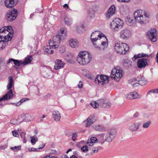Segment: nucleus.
I'll return each instance as SVG.
<instances>
[{"label": "nucleus", "instance_id": "42", "mask_svg": "<svg viewBox=\"0 0 158 158\" xmlns=\"http://www.w3.org/2000/svg\"><path fill=\"white\" fill-rule=\"evenodd\" d=\"M26 133L23 132H22L20 134V136L22 139L23 142L24 143H26V140L25 137Z\"/></svg>", "mask_w": 158, "mask_h": 158}, {"label": "nucleus", "instance_id": "15", "mask_svg": "<svg viewBox=\"0 0 158 158\" xmlns=\"http://www.w3.org/2000/svg\"><path fill=\"white\" fill-rule=\"evenodd\" d=\"M140 123L137 122H135L131 124L128 127V128L132 133L135 132L139 128Z\"/></svg>", "mask_w": 158, "mask_h": 158}, {"label": "nucleus", "instance_id": "5", "mask_svg": "<svg viewBox=\"0 0 158 158\" xmlns=\"http://www.w3.org/2000/svg\"><path fill=\"white\" fill-rule=\"evenodd\" d=\"M94 46L97 50H103L108 45V40L106 37H102L98 40L91 41Z\"/></svg>", "mask_w": 158, "mask_h": 158}, {"label": "nucleus", "instance_id": "38", "mask_svg": "<svg viewBox=\"0 0 158 158\" xmlns=\"http://www.w3.org/2000/svg\"><path fill=\"white\" fill-rule=\"evenodd\" d=\"M151 122L150 120H148L144 122L142 124V127L144 129H147L150 126Z\"/></svg>", "mask_w": 158, "mask_h": 158}, {"label": "nucleus", "instance_id": "17", "mask_svg": "<svg viewBox=\"0 0 158 158\" xmlns=\"http://www.w3.org/2000/svg\"><path fill=\"white\" fill-rule=\"evenodd\" d=\"M125 98L127 99H132L140 98V96L136 92H131L126 94L125 96Z\"/></svg>", "mask_w": 158, "mask_h": 158}, {"label": "nucleus", "instance_id": "31", "mask_svg": "<svg viewBox=\"0 0 158 158\" xmlns=\"http://www.w3.org/2000/svg\"><path fill=\"white\" fill-rule=\"evenodd\" d=\"M128 82L132 86L134 87L138 86L139 84H138L137 78H131L129 80Z\"/></svg>", "mask_w": 158, "mask_h": 158}, {"label": "nucleus", "instance_id": "60", "mask_svg": "<svg viewBox=\"0 0 158 158\" xmlns=\"http://www.w3.org/2000/svg\"><path fill=\"white\" fill-rule=\"evenodd\" d=\"M7 147V146L6 145H2L1 147V148L3 149H5Z\"/></svg>", "mask_w": 158, "mask_h": 158}, {"label": "nucleus", "instance_id": "16", "mask_svg": "<svg viewBox=\"0 0 158 158\" xmlns=\"http://www.w3.org/2000/svg\"><path fill=\"white\" fill-rule=\"evenodd\" d=\"M97 121L94 115H91L86 119V120L84 122H86L85 127H90L91 125L96 122Z\"/></svg>", "mask_w": 158, "mask_h": 158}, {"label": "nucleus", "instance_id": "63", "mask_svg": "<svg viewBox=\"0 0 158 158\" xmlns=\"http://www.w3.org/2000/svg\"><path fill=\"white\" fill-rule=\"evenodd\" d=\"M61 158H69V157L66 155H62Z\"/></svg>", "mask_w": 158, "mask_h": 158}, {"label": "nucleus", "instance_id": "23", "mask_svg": "<svg viewBox=\"0 0 158 158\" xmlns=\"http://www.w3.org/2000/svg\"><path fill=\"white\" fill-rule=\"evenodd\" d=\"M125 21L126 23L130 26H134L135 24V20H134L133 17L130 15H128L126 18Z\"/></svg>", "mask_w": 158, "mask_h": 158}, {"label": "nucleus", "instance_id": "40", "mask_svg": "<svg viewBox=\"0 0 158 158\" xmlns=\"http://www.w3.org/2000/svg\"><path fill=\"white\" fill-rule=\"evenodd\" d=\"M31 142L32 144L34 145L38 141V138L36 135L33 136H31Z\"/></svg>", "mask_w": 158, "mask_h": 158}, {"label": "nucleus", "instance_id": "48", "mask_svg": "<svg viewBox=\"0 0 158 158\" xmlns=\"http://www.w3.org/2000/svg\"><path fill=\"white\" fill-rule=\"evenodd\" d=\"M65 47L64 46H62L59 48V51L60 53H63L65 51Z\"/></svg>", "mask_w": 158, "mask_h": 158}, {"label": "nucleus", "instance_id": "55", "mask_svg": "<svg viewBox=\"0 0 158 158\" xmlns=\"http://www.w3.org/2000/svg\"><path fill=\"white\" fill-rule=\"evenodd\" d=\"M139 114L138 112H136L134 114L133 116L134 118H137L139 116Z\"/></svg>", "mask_w": 158, "mask_h": 158}, {"label": "nucleus", "instance_id": "11", "mask_svg": "<svg viewBox=\"0 0 158 158\" xmlns=\"http://www.w3.org/2000/svg\"><path fill=\"white\" fill-rule=\"evenodd\" d=\"M119 34L120 39L123 40H128L131 36L132 33L129 29L124 28L120 31Z\"/></svg>", "mask_w": 158, "mask_h": 158}, {"label": "nucleus", "instance_id": "45", "mask_svg": "<svg viewBox=\"0 0 158 158\" xmlns=\"http://www.w3.org/2000/svg\"><path fill=\"white\" fill-rule=\"evenodd\" d=\"M81 149L83 152H87L88 150V147L86 145L83 146L81 148Z\"/></svg>", "mask_w": 158, "mask_h": 158}, {"label": "nucleus", "instance_id": "3", "mask_svg": "<svg viewBox=\"0 0 158 158\" xmlns=\"http://www.w3.org/2000/svg\"><path fill=\"white\" fill-rule=\"evenodd\" d=\"M134 16L135 21L141 24L146 23L150 18L149 13L141 10L135 11L134 13Z\"/></svg>", "mask_w": 158, "mask_h": 158}, {"label": "nucleus", "instance_id": "1", "mask_svg": "<svg viewBox=\"0 0 158 158\" xmlns=\"http://www.w3.org/2000/svg\"><path fill=\"white\" fill-rule=\"evenodd\" d=\"M67 36V31L64 28H62L58 31L56 35L53 36V40L49 41V46L44 47L45 52L49 54L53 53V48L56 49L60 45L61 41L65 39Z\"/></svg>", "mask_w": 158, "mask_h": 158}, {"label": "nucleus", "instance_id": "28", "mask_svg": "<svg viewBox=\"0 0 158 158\" xmlns=\"http://www.w3.org/2000/svg\"><path fill=\"white\" fill-rule=\"evenodd\" d=\"M98 141V139L94 137H92L90 139H88L87 144L89 146H92Z\"/></svg>", "mask_w": 158, "mask_h": 158}, {"label": "nucleus", "instance_id": "50", "mask_svg": "<svg viewBox=\"0 0 158 158\" xmlns=\"http://www.w3.org/2000/svg\"><path fill=\"white\" fill-rule=\"evenodd\" d=\"M12 133L13 135L14 136L17 137L19 136L18 133L17 131H12Z\"/></svg>", "mask_w": 158, "mask_h": 158}, {"label": "nucleus", "instance_id": "51", "mask_svg": "<svg viewBox=\"0 0 158 158\" xmlns=\"http://www.w3.org/2000/svg\"><path fill=\"white\" fill-rule=\"evenodd\" d=\"M28 150L29 151H37L38 150L36 148H28Z\"/></svg>", "mask_w": 158, "mask_h": 158}, {"label": "nucleus", "instance_id": "39", "mask_svg": "<svg viewBox=\"0 0 158 158\" xmlns=\"http://www.w3.org/2000/svg\"><path fill=\"white\" fill-rule=\"evenodd\" d=\"M90 105L94 108H97L99 107V104L98 100L97 101H92L90 103Z\"/></svg>", "mask_w": 158, "mask_h": 158}, {"label": "nucleus", "instance_id": "58", "mask_svg": "<svg viewBox=\"0 0 158 158\" xmlns=\"http://www.w3.org/2000/svg\"><path fill=\"white\" fill-rule=\"evenodd\" d=\"M155 89L151 90L148 92V94H150V93L151 92L153 93H155Z\"/></svg>", "mask_w": 158, "mask_h": 158}, {"label": "nucleus", "instance_id": "21", "mask_svg": "<svg viewBox=\"0 0 158 158\" xmlns=\"http://www.w3.org/2000/svg\"><path fill=\"white\" fill-rule=\"evenodd\" d=\"M98 7L94 5L90 8L88 11V15L90 18H94L95 17V14L98 10Z\"/></svg>", "mask_w": 158, "mask_h": 158}, {"label": "nucleus", "instance_id": "53", "mask_svg": "<svg viewBox=\"0 0 158 158\" xmlns=\"http://www.w3.org/2000/svg\"><path fill=\"white\" fill-rule=\"evenodd\" d=\"M28 100V98H25L21 99L20 101L19 102H21V104L22 102H24V101H25L27 100Z\"/></svg>", "mask_w": 158, "mask_h": 158}, {"label": "nucleus", "instance_id": "25", "mask_svg": "<svg viewBox=\"0 0 158 158\" xmlns=\"http://www.w3.org/2000/svg\"><path fill=\"white\" fill-rule=\"evenodd\" d=\"M52 115L53 118L56 121L59 122L60 121L61 118L60 114L58 111H53Z\"/></svg>", "mask_w": 158, "mask_h": 158}, {"label": "nucleus", "instance_id": "52", "mask_svg": "<svg viewBox=\"0 0 158 158\" xmlns=\"http://www.w3.org/2000/svg\"><path fill=\"white\" fill-rule=\"evenodd\" d=\"M49 151V154H56L57 153L56 151L54 150H51Z\"/></svg>", "mask_w": 158, "mask_h": 158}, {"label": "nucleus", "instance_id": "27", "mask_svg": "<svg viewBox=\"0 0 158 158\" xmlns=\"http://www.w3.org/2000/svg\"><path fill=\"white\" fill-rule=\"evenodd\" d=\"M138 84L139 85H140L141 86H143L145 85L147 81L143 77L140 76L137 77Z\"/></svg>", "mask_w": 158, "mask_h": 158}, {"label": "nucleus", "instance_id": "59", "mask_svg": "<svg viewBox=\"0 0 158 158\" xmlns=\"http://www.w3.org/2000/svg\"><path fill=\"white\" fill-rule=\"evenodd\" d=\"M63 7L64 8H66L67 9H68L69 7L68 5L67 4H64L63 5Z\"/></svg>", "mask_w": 158, "mask_h": 158}, {"label": "nucleus", "instance_id": "57", "mask_svg": "<svg viewBox=\"0 0 158 158\" xmlns=\"http://www.w3.org/2000/svg\"><path fill=\"white\" fill-rule=\"evenodd\" d=\"M12 104L17 106H19L21 104V102H19L16 103H13Z\"/></svg>", "mask_w": 158, "mask_h": 158}, {"label": "nucleus", "instance_id": "19", "mask_svg": "<svg viewBox=\"0 0 158 158\" xmlns=\"http://www.w3.org/2000/svg\"><path fill=\"white\" fill-rule=\"evenodd\" d=\"M19 0H5V6L7 8H10L15 6Z\"/></svg>", "mask_w": 158, "mask_h": 158}, {"label": "nucleus", "instance_id": "18", "mask_svg": "<svg viewBox=\"0 0 158 158\" xmlns=\"http://www.w3.org/2000/svg\"><path fill=\"white\" fill-rule=\"evenodd\" d=\"M100 32L98 31H95L93 32L91 35L90 39L91 41H94L100 39V38H102V37H106L104 35L102 36L100 35Z\"/></svg>", "mask_w": 158, "mask_h": 158}, {"label": "nucleus", "instance_id": "7", "mask_svg": "<svg viewBox=\"0 0 158 158\" xmlns=\"http://www.w3.org/2000/svg\"><path fill=\"white\" fill-rule=\"evenodd\" d=\"M114 48L117 53L123 54H125L129 50V47L126 44L119 41L115 43Z\"/></svg>", "mask_w": 158, "mask_h": 158}, {"label": "nucleus", "instance_id": "13", "mask_svg": "<svg viewBox=\"0 0 158 158\" xmlns=\"http://www.w3.org/2000/svg\"><path fill=\"white\" fill-rule=\"evenodd\" d=\"M117 131L115 130H112L109 131L105 136L106 141L108 142H111L115 137Z\"/></svg>", "mask_w": 158, "mask_h": 158}, {"label": "nucleus", "instance_id": "56", "mask_svg": "<svg viewBox=\"0 0 158 158\" xmlns=\"http://www.w3.org/2000/svg\"><path fill=\"white\" fill-rule=\"evenodd\" d=\"M79 84L78 85V87L79 88H81L82 87L83 84H82V82L80 81L79 82Z\"/></svg>", "mask_w": 158, "mask_h": 158}, {"label": "nucleus", "instance_id": "22", "mask_svg": "<svg viewBox=\"0 0 158 158\" xmlns=\"http://www.w3.org/2000/svg\"><path fill=\"white\" fill-rule=\"evenodd\" d=\"M98 103L99 104V107L102 108H109L111 106L110 102H106L103 99L98 100Z\"/></svg>", "mask_w": 158, "mask_h": 158}, {"label": "nucleus", "instance_id": "14", "mask_svg": "<svg viewBox=\"0 0 158 158\" xmlns=\"http://www.w3.org/2000/svg\"><path fill=\"white\" fill-rule=\"evenodd\" d=\"M148 65L147 60L145 58L139 59L137 62V67L139 69L144 68Z\"/></svg>", "mask_w": 158, "mask_h": 158}, {"label": "nucleus", "instance_id": "9", "mask_svg": "<svg viewBox=\"0 0 158 158\" xmlns=\"http://www.w3.org/2000/svg\"><path fill=\"white\" fill-rule=\"evenodd\" d=\"M109 81L108 77L104 75H98L95 79V83L100 86L104 85L108 83Z\"/></svg>", "mask_w": 158, "mask_h": 158}, {"label": "nucleus", "instance_id": "61", "mask_svg": "<svg viewBox=\"0 0 158 158\" xmlns=\"http://www.w3.org/2000/svg\"><path fill=\"white\" fill-rule=\"evenodd\" d=\"M51 157H52V156L48 155L45 156L44 157H42L41 158H51Z\"/></svg>", "mask_w": 158, "mask_h": 158}, {"label": "nucleus", "instance_id": "35", "mask_svg": "<svg viewBox=\"0 0 158 158\" xmlns=\"http://www.w3.org/2000/svg\"><path fill=\"white\" fill-rule=\"evenodd\" d=\"M23 120V119H22L21 118H19L17 120L12 119L11 120V122L14 125H17L20 123Z\"/></svg>", "mask_w": 158, "mask_h": 158}, {"label": "nucleus", "instance_id": "34", "mask_svg": "<svg viewBox=\"0 0 158 158\" xmlns=\"http://www.w3.org/2000/svg\"><path fill=\"white\" fill-rule=\"evenodd\" d=\"M148 56L145 54L144 53H141V54H139L137 55H135L134 57L132 58V60L133 61H135V60L137 58L142 57H144L146 56Z\"/></svg>", "mask_w": 158, "mask_h": 158}, {"label": "nucleus", "instance_id": "44", "mask_svg": "<svg viewBox=\"0 0 158 158\" xmlns=\"http://www.w3.org/2000/svg\"><path fill=\"white\" fill-rule=\"evenodd\" d=\"M4 59L3 58H0V70L2 67L4 66Z\"/></svg>", "mask_w": 158, "mask_h": 158}, {"label": "nucleus", "instance_id": "36", "mask_svg": "<svg viewBox=\"0 0 158 158\" xmlns=\"http://www.w3.org/2000/svg\"><path fill=\"white\" fill-rule=\"evenodd\" d=\"M123 72V71L120 69H118L117 68H114L111 71V77H113L115 74H116V73H118L119 72Z\"/></svg>", "mask_w": 158, "mask_h": 158}, {"label": "nucleus", "instance_id": "32", "mask_svg": "<svg viewBox=\"0 0 158 158\" xmlns=\"http://www.w3.org/2000/svg\"><path fill=\"white\" fill-rule=\"evenodd\" d=\"M132 62L131 61L128 59H125L123 61V65L126 68H129L132 65Z\"/></svg>", "mask_w": 158, "mask_h": 158}, {"label": "nucleus", "instance_id": "54", "mask_svg": "<svg viewBox=\"0 0 158 158\" xmlns=\"http://www.w3.org/2000/svg\"><path fill=\"white\" fill-rule=\"evenodd\" d=\"M94 153H97L98 151V148H95L94 149L92 150Z\"/></svg>", "mask_w": 158, "mask_h": 158}, {"label": "nucleus", "instance_id": "49", "mask_svg": "<svg viewBox=\"0 0 158 158\" xmlns=\"http://www.w3.org/2000/svg\"><path fill=\"white\" fill-rule=\"evenodd\" d=\"M51 95L49 94H45L44 95V98L46 99H48L50 98Z\"/></svg>", "mask_w": 158, "mask_h": 158}, {"label": "nucleus", "instance_id": "12", "mask_svg": "<svg viewBox=\"0 0 158 158\" xmlns=\"http://www.w3.org/2000/svg\"><path fill=\"white\" fill-rule=\"evenodd\" d=\"M157 31L155 29H151L148 32L147 34L148 38L153 42H156L157 40Z\"/></svg>", "mask_w": 158, "mask_h": 158}, {"label": "nucleus", "instance_id": "8", "mask_svg": "<svg viewBox=\"0 0 158 158\" xmlns=\"http://www.w3.org/2000/svg\"><path fill=\"white\" fill-rule=\"evenodd\" d=\"M124 23L121 19L117 18L114 19L110 23L111 27L113 31H118L123 27Z\"/></svg>", "mask_w": 158, "mask_h": 158}, {"label": "nucleus", "instance_id": "30", "mask_svg": "<svg viewBox=\"0 0 158 158\" xmlns=\"http://www.w3.org/2000/svg\"><path fill=\"white\" fill-rule=\"evenodd\" d=\"M33 58L31 56H28L25 58L23 61V65H25L30 64Z\"/></svg>", "mask_w": 158, "mask_h": 158}, {"label": "nucleus", "instance_id": "47", "mask_svg": "<svg viewBox=\"0 0 158 158\" xmlns=\"http://www.w3.org/2000/svg\"><path fill=\"white\" fill-rule=\"evenodd\" d=\"M77 137V135L76 133H73L72 134V138L73 141H75Z\"/></svg>", "mask_w": 158, "mask_h": 158}, {"label": "nucleus", "instance_id": "29", "mask_svg": "<svg viewBox=\"0 0 158 158\" xmlns=\"http://www.w3.org/2000/svg\"><path fill=\"white\" fill-rule=\"evenodd\" d=\"M69 45L72 48L77 47L79 45V42L76 39H71L69 40Z\"/></svg>", "mask_w": 158, "mask_h": 158}, {"label": "nucleus", "instance_id": "33", "mask_svg": "<svg viewBox=\"0 0 158 158\" xmlns=\"http://www.w3.org/2000/svg\"><path fill=\"white\" fill-rule=\"evenodd\" d=\"M123 72H120L118 73H116L113 77H112V78H114L116 81H119L123 75Z\"/></svg>", "mask_w": 158, "mask_h": 158}, {"label": "nucleus", "instance_id": "46", "mask_svg": "<svg viewBox=\"0 0 158 158\" xmlns=\"http://www.w3.org/2000/svg\"><path fill=\"white\" fill-rule=\"evenodd\" d=\"M114 14L108 12L106 13V17L107 19H110V18Z\"/></svg>", "mask_w": 158, "mask_h": 158}, {"label": "nucleus", "instance_id": "62", "mask_svg": "<svg viewBox=\"0 0 158 158\" xmlns=\"http://www.w3.org/2000/svg\"><path fill=\"white\" fill-rule=\"evenodd\" d=\"M156 62L157 63H158V51L156 55Z\"/></svg>", "mask_w": 158, "mask_h": 158}, {"label": "nucleus", "instance_id": "20", "mask_svg": "<svg viewBox=\"0 0 158 158\" xmlns=\"http://www.w3.org/2000/svg\"><path fill=\"white\" fill-rule=\"evenodd\" d=\"M65 64V63L61 60L57 59L55 61L54 66V69L57 70L62 69L64 67Z\"/></svg>", "mask_w": 158, "mask_h": 158}, {"label": "nucleus", "instance_id": "64", "mask_svg": "<svg viewBox=\"0 0 158 158\" xmlns=\"http://www.w3.org/2000/svg\"><path fill=\"white\" fill-rule=\"evenodd\" d=\"M98 136H100L102 137V139H103V137L104 136V134L103 133H102V134H101L100 135H99Z\"/></svg>", "mask_w": 158, "mask_h": 158}, {"label": "nucleus", "instance_id": "26", "mask_svg": "<svg viewBox=\"0 0 158 158\" xmlns=\"http://www.w3.org/2000/svg\"><path fill=\"white\" fill-rule=\"evenodd\" d=\"M13 61L14 63L16 66H19L21 64L23 65V62L21 60H15L14 59H10L6 63L7 64H9L10 63V61Z\"/></svg>", "mask_w": 158, "mask_h": 158}, {"label": "nucleus", "instance_id": "24", "mask_svg": "<svg viewBox=\"0 0 158 158\" xmlns=\"http://www.w3.org/2000/svg\"><path fill=\"white\" fill-rule=\"evenodd\" d=\"M92 128L95 131L99 132H103L106 131L105 127L103 126L100 124H95L92 126Z\"/></svg>", "mask_w": 158, "mask_h": 158}, {"label": "nucleus", "instance_id": "2", "mask_svg": "<svg viewBox=\"0 0 158 158\" xmlns=\"http://www.w3.org/2000/svg\"><path fill=\"white\" fill-rule=\"evenodd\" d=\"M11 26L4 27L0 29V50L4 48L6 43L11 40L13 34Z\"/></svg>", "mask_w": 158, "mask_h": 158}, {"label": "nucleus", "instance_id": "37", "mask_svg": "<svg viewBox=\"0 0 158 158\" xmlns=\"http://www.w3.org/2000/svg\"><path fill=\"white\" fill-rule=\"evenodd\" d=\"M64 21L65 23L67 26H70L72 24V19L66 16H64Z\"/></svg>", "mask_w": 158, "mask_h": 158}, {"label": "nucleus", "instance_id": "41", "mask_svg": "<svg viewBox=\"0 0 158 158\" xmlns=\"http://www.w3.org/2000/svg\"><path fill=\"white\" fill-rule=\"evenodd\" d=\"M108 12L114 14L115 12V7L114 5L111 6L108 9Z\"/></svg>", "mask_w": 158, "mask_h": 158}, {"label": "nucleus", "instance_id": "4", "mask_svg": "<svg viewBox=\"0 0 158 158\" xmlns=\"http://www.w3.org/2000/svg\"><path fill=\"white\" fill-rule=\"evenodd\" d=\"M91 59V55L90 53L86 51H81L77 56V61L80 64L85 65L89 63Z\"/></svg>", "mask_w": 158, "mask_h": 158}, {"label": "nucleus", "instance_id": "10", "mask_svg": "<svg viewBox=\"0 0 158 158\" xmlns=\"http://www.w3.org/2000/svg\"><path fill=\"white\" fill-rule=\"evenodd\" d=\"M18 11L16 9H13L12 10L7 12L6 15V19L10 22L15 20L17 16Z\"/></svg>", "mask_w": 158, "mask_h": 158}, {"label": "nucleus", "instance_id": "43", "mask_svg": "<svg viewBox=\"0 0 158 158\" xmlns=\"http://www.w3.org/2000/svg\"><path fill=\"white\" fill-rule=\"evenodd\" d=\"M11 149L14 152H17L21 149V146H15L14 147H12L11 148Z\"/></svg>", "mask_w": 158, "mask_h": 158}, {"label": "nucleus", "instance_id": "6", "mask_svg": "<svg viewBox=\"0 0 158 158\" xmlns=\"http://www.w3.org/2000/svg\"><path fill=\"white\" fill-rule=\"evenodd\" d=\"M9 79V82L7 86V89L9 90L7 92V94L0 98V102L3 100H7L12 98L14 96V94L12 93V89H10L14 85L13 80L11 76L8 77Z\"/></svg>", "mask_w": 158, "mask_h": 158}]
</instances>
